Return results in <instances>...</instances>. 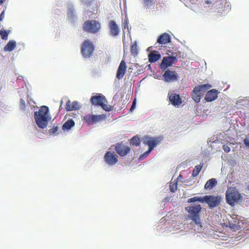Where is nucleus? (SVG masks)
<instances>
[{"label":"nucleus","mask_w":249,"mask_h":249,"mask_svg":"<svg viewBox=\"0 0 249 249\" xmlns=\"http://www.w3.org/2000/svg\"><path fill=\"white\" fill-rule=\"evenodd\" d=\"M136 106V99H134L133 101L132 105H131L130 110L132 111L135 108Z\"/></svg>","instance_id":"nucleus-37"},{"label":"nucleus","mask_w":249,"mask_h":249,"mask_svg":"<svg viewBox=\"0 0 249 249\" xmlns=\"http://www.w3.org/2000/svg\"><path fill=\"white\" fill-rule=\"evenodd\" d=\"M114 147L115 151L121 157L126 156L130 151V148L124 144L123 142H118Z\"/></svg>","instance_id":"nucleus-10"},{"label":"nucleus","mask_w":249,"mask_h":249,"mask_svg":"<svg viewBox=\"0 0 249 249\" xmlns=\"http://www.w3.org/2000/svg\"><path fill=\"white\" fill-rule=\"evenodd\" d=\"M130 52L134 55H137L138 54L137 45L136 43H134L131 46Z\"/></svg>","instance_id":"nucleus-30"},{"label":"nucleus","mask_w":249,"mask_h":249,"mask_svg":"<svg viewBox=\"0 0 249 249\" xmlns=\"http://www.w3.org/2000/svg\"><path fill=\"white\" fill-rule=\"evenodd\" d=\"M244 143L249 147V138H247L244 140Z\"/></svg>","instance_id":"nucleus-38"},{"label":"nucleus","mask_w":249,"mask_h":249,"mask_svg":"<svg viewBox=\"0 0 249 249\" xmlns=\"http://www.w3.org/2000/svg\"><path fill=\"white\" fill-rule=\"evenodd\" d=\"M20 102H21V105L24 107L25 106V101L21 99Z\"/></svg>","instance_id":"nucleus-41"},{"label":"nucleus","mask_w":249,"mask_h":249,"mask_svg":"<svg viewBox=\"0 0 249 249\" xmlns=\"http://www.w3.org/2000/svg\"><path fill=\"white\" fill-rule=\"evenodd\" d=\"M201 210V207L200 205L190 206L185 207V210L187 211L189 214V218L196 225H199L200 224L199 213Z\"/></svg>","instance_id":"nucleus-4"},{"label":"nucleus","mask_w":249,"mask_h":249,"mask_svg":"<svg viewBox=\"0 0 249 249\" xmlns=\"http://www.w3.org/2000/svg\"><path fill=\"white\" fill-rule=\"evenodd\" d=\"M3 3L2 0H0V4H2Z\"/></svg>","instance_id":"nucleus-45"},{"label":"nucleus","mask_w":249,"mask_h":249,"mask_svg":"<svg viewBox=\"0 0 249 249\" xmlns=\"http://www.w3.org/2000/svg\"><path fill=\"white\" fill-rule=\"evenodd\" d=\"M69 13L72 15L73 13V10L72 9H70L69 10Z\"/></svg>","instance_id":"nucleus-42"},{"label":"nucleus","mask_w":249,"mask_h":249,"mask_svg":"<svg viewBox=\"0 0 249 249\" xmlns=\"http://www.w3.org/2000/svg\"><path fill=\"white\" fill-rule=\"evenodd\" d=\"M80 108V106L77 101L71 102L68 100L66 105V109L67 111L76 110Z\"/></svg>","instance_id":"nucleus-19"},{"label":"nucleus","mask_w":249,"mask_h":249,"mask_svg":"<svg viewBox=\"0 0 249 249\" xmlns=\"http://www.w3.org/2000/svg\"><path fill=\"white\" fill-rule=\"evenodd\" d=\"M177 61L176 56H165L163 58L160 67L162 70H165L168 67Z\"/></svg>","instance_id":"nucleus-12"},{"label":"nucleus","mask_w":249,"mask_h":249,"mask_svg":"<svg viewBox=\"0 0 249 249\" xmlns=\"http://www.w3.org/2000/svg\"><path fill=\"white\" fill-rule=\"evenodd\" d=\"M118 156L114 151H109L104 155L105 162L110 166L115 164L118 161Z\"/></svg>","instance_id":"nucleus-11"},{"label":"nucleus","mask_w":249,"mask_h":249,"mask_svg":"<svg viewBox=\"0 0 249 249\" xmlns=\"http://www.w3.org/2000/svg\"><path fill=\"white\" fill-rule=\"evenodd\" d=\"M151 151H150V149L148 148V150L147 151H146L143 154L140 156V158L143 159L144 158L146 157L149 155Z\"/></svg>","instance_id":"nucleus-35"},{"label":"nucleus","mask_w":249,"mask_h":249,"mask_svg":"<svg viewBox=\"0 0 249 249\" xmlns=\"http://www.w3.org/2000/svg\"><path fill=\"white\" fill-rule=\"evenodd\" d=\"M148 57L149 62L152 63L159 60L161 57V55L159 52L153 51L148 54Z\"/></svg>","instance_id":"nucleus-20"},{"label":"nucleus","mask_w":249,"mask_h":249,"mask_svg":"<svg viewBox=\"0 0 249 249\" xmlns=\"http://www.w3.org/2000/svg\"><path fill=\"white\" fill-rule=\"evenodd\" d=\"M217 90L215 89H212L207 92L205 100L207 102H212L217 98Z\"/></svg>","instance_id":"nucleus-18"},{"label":"nucleus","mask_w":249,"mask_h":249,"mask_svg":"<svg viewBox=\"0 0 249 249\" xmlns=\"http://www.w3.org/2000/svg\"><path fill=\"white\" fill-rule=\"evenodd\" d=\"M74 124V122L72 119H70L63 124L62 128L63 130H69Z\"/></svg>","instance_id":"nucleus-25"},{"label":"nucleus","mask_w":249,"mask_h":249,"mask_svg":"<svg viewBox=\"0 0 249 249\" xmlns=\"http://www.w3.org/2000/svg\"><path fill=\"white\" fill-rule=\"evenodd\" d=\"M34 117L37 126L41 128H45L51 119L49 107L46 106L41 107L38 111L35 112Z\"/></svg>","instance_id":"nucleus-1"},{"label":"nucleus","mask_w":249,"mask_h":249,"mask_svg":"<svg viewBox=\"0 0 249 249\" xmlns=\"http://www.w3.org/2000/svg\"><path fill=\"white\" fill-rule=\"evenodd\" d=\"M130 143L133 145L138 146L140 144V138L137 136H135L132 137L130 140Z\"/></svg>","instance_id":"nucleus-28"},{"label":"nucleus","mask_w":249,"mask_h":249,"mask_svg":"<svg viewBox=\"0 0 249 249\" xmlns=\"http://www.w3.org/2000/svg\"><path fill=\"white\" fill-rule=\"evenodd\" d=\"M182 178V176L181 175H179L178 177V179H179L180 178Z\"/></svg>","instance_id":"nucleus-44"},{"label":"nucleus","mask_w":249,"mask_h":249,"mask_svg":"<svg viewBox=\"0 0 249 249\" xmlns=\"http://www.w3.org/2000/svg\"><path fill=\"white\" fill-rule=\"evenodd\" d=\"M90 101L93 105L101 106L106 111H109L112 109L111 106L106 104L107 101L105 97L102 94L96 93L95 95H92Z\"/></svg>","instance_id":"nucleus-2"},{"label":"nucleus","mask_w":249,"mask_h":249,"mask_svg":"<svg viewBox=\"0 0 249 249\" xmlns=\"http://www.w3.org/2000/svg\"><path fill=\"white\" fill-rule=\"evenodd\" d=\"M187 201L188 203H192V202H196V201H198V202L203 203V202H204V197H198V196H195V197H192V198L188 199Z\"/></svg>","instance_id":"nucleus-27"},{"label":"nucleus","mask_w":249,"mask_h":249,"mask_svg":"<svg viewBox=\"0 0 249 249\" xmlns=\"http://www.w3.org/2000/svg\"><path fill=\"white\" fill-rule=\"evenodd\" d=\"M101 28V24L95 20H89L83 24V29L85 32L91 34H96Z\"/></svg>","instance_id":"nucleus-5"},{"label":"nucleus","mask_w":249,"mask_h":249,"mask_svg":"<svg viewBox=\"0 0 249 249\" xmlns=\"http://www.w3.org/2000/svg\"><path fill=\"white\" fill-rule=\"evenodd\" d=\"M16 46V42L14 40H10L8 43L4 47L5 51L11 52L13 51Z\"/></svg>","instance_id":"nucleus-23"},{"label":"nucleus","mask_w":249,"mask_h":249,"mask_svg":"<svg viewBox=\"0 0 249 249\" xmlns=\"http://www.w3.org/2000/svg\"><path fill=\"white\" fill-rule=\"evenodd\" d=\"M241 197V194L235 188H229L226 192V202L231 206H234Z\"/></svg>","instance_id":"nucleus-3"},{"label":"nucleus","mask_w":249,"mask_h":249,"mask_svg":"<svg viewBox=\"0 0 249 249\" xmlns=\"http://www.w3.org/2000/svg\"><path fill=\"white\" fill-rule=\"evenodd\" d=\"M109 29L110 35L112 36H118L120 32V29L116 24V22L114 20H110L109 22Z\"/></svg>","instance_id":"nucleus-16"},{"label":"nucleus","mask_w":249,"mask_h":249,"mask_svg":"<svg viewBox=\"0 0 249 249\" xmlns=\"http://www.w3.org/2000/svg\"><path fill=\"white\" fill-rule=\"evenodd\" d=\"M205 2L207 3V4H211V2L210 1H209V0H207L205 1Z\"/></svg>","instance_id":"nucleus-43"},{"label":"nucleus","mask_w":249,"mask_h":249,"mask_svg":"<svg viewBox=\"0 0 249 249\" xmlns=\"http://www.w3.org/2000/svg\"><path fill=\"white\" fill-rule=\"evenodd\" d=\"M170 189L171 192H175L177 189V182H171L170 184Z\"/></svg>","instance_id":"nucleus-31"},{"label":"nucleus","mask_w":249,"mask_h":249,"mask_svg":"<svg viewBox=\"0 0 249 249\" xmlns=\"http://www.w3.org/2000/svg\"><path fill=\"white\" fill-rule=\"evenodd\" d=\"M203 95L201 92L198 91L197 88L195 87L191 93V96L192 99L196 103H199L200 101L201 97Z\"/></svg>","instance_id":"nucleus-21"},{"label":"nucleus","mask_w":249,"mask_h":249,"mask_svg":"<svg viewBox=\"0 0 249 249\" xmlns=\"http://www.w3.org/2000/svg\"><path fill=\"white\" fill-rule=\"evenodd\" d=\"M124 28H128V23H127V22L126 21H125L124 23Z\"/></svg>","instance_id":"nucleus-40"},{"label":"nucleus","mask_w":249,"mask_h":249,"mask_svg":"<svg viewBox=\"0 0 249 249\" xmlns=\"http://www.w3.org/2000/svg\"><path fill=\"white\" fill-rule=\"evenodd\" d=\"M92 1L93 0H82L83 4L87 6L90 5Z\"/></svg>","instance_id":"nucleus-34"},{"label":"nucleus","mask_w":249,"mask_h":249,"mask_svg":"<svg viewBox=\"0 0 249 249\" xmlns=\"http://www.w3.org/2000/svg\"><path fill=\"white\" fill-rule=\"evenodd\" d=\"M202 166L200 165H197L195 166V168L194 169L192 173V176L194 177H195L198 175L199 173L200 172L201 168Z\"/></svg>","instance_id":"nucleus-29"},{"label":"nucleus","mask_w":249,"mask_h":249,"mask_svg":"<svg viewBox=\"0 0 249 249\" xmlns=\"http://www.w3.org/2000/svg\"><path fill=\"white\" fill-rule=\"evenodd\" d=\"M248 189L249 190V185L248 186Z\"/></svg>","instance_id":"nucleus-46"},{"label":"nucleus","mask_w":249,"mask_h":249,"mask_svg":"<svg viewBox=\"0 0 249 249\" xmlns=\"http://www.w3.org/2000/svg\"><path fill=\"white\" fill-rule=\"evenodd\" d=\"M217 182L215 178H212L209 179L205 184L204 188L206 190H211L217 185Z\"/></svg>","instance_id":"nucleus-22"},{"label":"nucleus","mask_w":249,"mask_h":249,"mask_svg":"<svg viewBox=\"0 0 249 249\" xmlns=\"http://www.w3.org/2000/svg\"><path fill=\"white\" fill-rule=\"evenodd\" d=\"M58 130V127L57 126H53L49 130V133L50 134H54Z\"/></svg>","instance_id":"nucleus-33"},{"label":"nucleus","mask_w":249,"mask_h":249,"mask_svg":"<svg viewBox=\"0 0 249 249\" xmlns=\"http://www.w3.org/2000/svg\"><path fill=\"white\" fill-rule=\"evenodd\" d=\"M163 76L165 81L167 82H171L176 81L178 79V75L177 73L174 71H171L170 70L166 71Z\"/></svg>","instance_id":"nucleus-15"},{"label":"nucleus","mask_w":249,"mask_h":249,"mask_svg":"<svg viewBox=\"0 0 249 249\" xmlns=\"http://www.w3.org/2000/svg\"><path fill=\"white\" fill-rule=\"evenodd\" d=\"M10 30H0V35L1 38L3 40H7L8 39V35L10 34Z\"/></svg>","instance_id":"nucleus-26"},{"label":"nucleus","mask_w":249,"mask_h":249,"mask_svg":"<svg viewBox=\"0 0 249 249\" xmlns=\"http://www.w3.org/2000/svg\"><path fill=\"white\" fill-rule=\"evenodd\" d=\"M106 119L104 114L91 115L88 114L84 117L83 120L89 125H92Z\"/></svg>","instance_id":"nucleus-7"},{"label":"nucleus","mask_w":249,"mask_h":249,"mask_svg":"<svg viewBox=\"0 0 249 249\" xmlns=\"http://www.w3.org/2000/svg\"><path fill=\"white\" fill-rule=\"evenodd\" d=\"M220 10H218V13H220Z\"/></svg>","instance_id":"nucleus-47"},{"label":"nucleus","mask_w":249,"mask_h":249,"mask_svg":"<svg viewBox=\"0 0 249 249\" xmlns=\"http://www.w3.org/2000/svg\"><path fill=\"white\" fill-rule=\"evenodd\" d=\"M221 197L219 196L213 195L205 196H204V202H206L210 208H213L219 205Z\"/></svg>","instance_id":"nucleus-9"},{"label":"nucleus","mask_w":249,"mask_h":249,"mask_svg":"<svg viewBox=\"0 0 249 249\" xmlns=\"http://www.w3.org/2000/svg\"><path fill=\"white\" fill-rule=\"evenodd\" d=\"M4 17V12L3 11L0 15V21L2 20Z\"/></svg>","instance_id":"nucleus-39"},{"label":"nucleus","mask_w":249,"mask_h":249,"mask_svg":"<svg viewBox=\"0 0 249 249\" xmlns=\"http://www.w3.org/2000/svg\"><path fill=\"white\" fill-rule=\"evenodd\" d=\"M196 88H197L198 91H200L203 95L204 93L206 92L208 89H209L212 86L209 84H203L198 85L195 87Z\"/></svg>","instance_id":"nucleus-24"},{"label":"nucleus","mask_w":249,"mask_h":249,"mask_svg":"<svg viewBox=\"0 0 249 249\" xmlns=\"http://www.w3.org/2000/svg\"><path fill=\"white\" fill-rule=\"evenodd\" d=\"M94 47L93 42L89 39L85 40L81 45V53L85 58H89L93 54Z\"/></svg>","instance_id":"nucleus-6"},{"label":"nucleus","mask_w":249,"mask_h":249,"mask_svg":"<svg viewBox=\"0 0 249 249\" xmlns=\"http://www.w3.org/2000/svg\"><path fill=\"white\" fill-rule=\"evenodd\" d=\"M126 68L127 66L125 61L122 60L119 64L116 73V77L118 79L120 80L123 78L125 73Z\"/></svg>","instance_id":"nucleus-14"},{"label":"nucleus","mask_w":249,"mask_h":249,"mask_svg":"<svg viewBox=\"0 0 249 249\" xmlns=\"http://www.w3.org/2000/svg\"><path fill=\"white\" fill-rule=\"evenodd\" d=\"M223 149L225 152H229L231 150L230 147L227 145H223Z\"/></svg>","instance_id":"nucleus-36"},{"label":"nucleus","mask_w":249,"mask_h":249,"mask_svg":"<svg viewBox=\"0 0 249 249\" xmlns=\"http://www.w3.org/2000/svg\"><path fill=\"white\" fill-rule=\"evenodd\" d=\"M168 97L170 102L174 106H178L182 104V99L179 94L175 93H169Z\"/></svg>","instance_id":"nucleus-13"},{"label":"nucleus","mask_w":249,"mask_h":249,"mask_svg":"<svg viewBox=\"0 0 249 249\" xmlns=\"http://www.w3.org/2000/svg\"><path fill=\"white\" fill-rule=\"evenodd\" d=\"M171 42V37L167 33H163L157 39V43L154 45L157 47L156 44L157 43L160 44H166Z\"/></svg>","instance_id":"nucleus-17"},{"label":"nucleus","mask_w":249,"mask_h":249,"mask_svg":"<svg viewBox=\"0 0 249 249\" xmlns=\"http://www.w3.org/2000/svg\"><path fill=\"white\" fill-rule=\"evenodd\" d=\"M160 137H151L145 136L143 139V143L148 146L150 151H152L160 142Z\"/></svg>","instance_id":"nucleus-8"},{"label":"nucleus","mask_w":249,"mask_h":249,"mask_svg":"<svg viewBox=\"0 0 249 249\" xmlns=\"http://www.w3.org/2000/svg\"><path fill=\"white\" fill-rule=\"evenodd\" d=\"M154 0H143L144 6L146 8H149L153 3Z\"/></svg>","instance_id":"nucleus-32"}]
</instances>
